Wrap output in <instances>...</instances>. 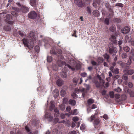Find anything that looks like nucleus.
Returning a JSON list of instances; mask_svg holds the SVG:
<instances>
[{"label":"nucleus","mask_w":134,"mask_h":134,"mask_svg":"<svg viewBox=\"0 0 134 134\" xmlns=\"http://www.w3.org/2000/svg\"><path fill=\"white\" fill-rule=\"evenodd\" d=\"M58 133V130L56 129H53L52 132V133L53 134H57Z\"/></svg>","instance_id":"43"},{"label":"nucleus","mask_w":134,"mask_h":134,"mask_svg":"<svg viewBox=\"0 0 134 134\" xmlns=\"http://www.w3.org/2000/svg\"><path fill=\"white\" fill-rule=\"evenodd\" d=\"M109 52L111 54H113L112 56L116 55V53L117 52L118 50L117 48L114 47L112 43H110L109 45Z\"/></svg>","instance_id":"3"},{"label":"nucleus","mask_w":134,"mask_h":134,"mask_svg":"<svg viewBox=\"0 0 134 134\" xmlns=\"http://www.w3.org/2000/svg\"><path fill=\"white\" fill-rule=\"evenodd\" d=\"M106 92L107 91L105 90H103L101 92V93L102 95L105 96V97L106 96V95L108 96V94L106 93Z\"/></svg>","instance_id":"32"},{"label":"nucleus","mask_w":134,"mask_h":134,"mask_svg":"<svg viewBox=\"0 0 134 134\" xmlns=\"http://www.w3.org/2000/svg\"><path fill=\"white\" fill-rule=\"evenodd\" d=\"M56 83L58 86H61L63 83V81L60 79H58Z\"/></svg>","instance_id":"14"},{"label":"nucleus","mask_w":134,"mask_h":134,"mask_svg":"<svg viewBox=\"0 0 134 134\" xmlns=\"http://www.w3.org/2000/svg\"><path fill=\"white\" fill-rule=\"evenodd\" d=\"M126 74H124L123 75L122 79H123L126 80L128 79V77Z\"/></svg>","instance_id":"29"},{"label":"nucleus","mask_w":134,"mask_h":134,"mask_svg":"<svg viewBox=\"0 0 134 134\" xmlns=\"http://www.w3.org/2000/svg\"><path fill=\"white\" fill-rule=\"evenodd\" d=\"M74 3L79 7H82V4L81 0H74Z\"/></svg>","instance_id":"10"},{"label":"nucleus","mask_w":134,"mask_h":134,"mask_svg":"<svg viewBox=\"0 0 134 134\" xmlns=\"http://www.w3.org/2000/svg\"><path fill=\"white\" fill-rule=\"evenodd\" d=\"M71 96L73 97V98H77V95L75 93H72L71 94Z\"/></svg>","instance_id":"51"},{"label":"nucleus","mask_w":134,"mask_h":134,"mask_svg":"<svg viewBox=\"0 0 134 134\" xmlns=\"http://www.w3.org/2000/svg\"><path fill=\"white\" fill-rule=\"evenodd\" d=\"M79 112L77 109H75L73 111L71 110L69 113V114L71 115H77Z\"/></svg>","instance_id":"8"},{"label":"nucleus","mask_w":134,"mask_h":134,"mask_svg":"<svg viewBox=\"0 0 134 134\" xmlns=\"http://www.w3.org/2000/svg\"><path fill=\"white\" fill-rule=\"evenodd\" d=\"M92 5L93 6L96 8L97 7L96 4L94 2L93 3Z\"/></svg>","instance_id":"59"},{"label":"nucleus","mask_w":134,"mask_h":134,"mask_svg":"<svg viewBox=\"0 0 134 134\" xmlns=\"http://www.w3.org/2000/svg\"><path fill=\"white\" fill-rule=\"evenodd\" d=\"M93 15L97 17L99 16L100 13L97 10H94L93 12Z\"/></svg>","instance_id":"15"},{"label":"nucleus","mask_w":134,"mask_h":134,"mask_svg":"<svg viewBox=\"0 0 134 134\" xmlns=\"http://www.w3.org/2000/svg\"><path fill=\"white\" fill-rule=\"evenodd\" d=\"M71 109V108L69 106H68L66 108V110L67 111L69 112L70 111Z\"/></svg>","instance_id":"58"},{"label":"nucleus","mask_w":134,"mask_h":134,"mask_svg":"<svg viewBox=\"0 0 134 134\" xmlns=\"http://www.w3.org/2000/svg\"><path fill=\"white\" fill-rule=\"evenodd\" d=\"M105 23L107 24L108 25L109 22V19L108 18H106L105 20Z\"/></svg>","instance_id":"45"},{"label":"nucleus","mask_w":134,"mask_h":134,"mask_svg":"<svg viewBox=\"0 0 134 134\" xmlns=\"http://www.w3.org/2000/svg\"><path fill=\"white\" fill-rule=\"evenodd\" d=\"M116 6H119L120 7H123V4L120 3H116L115 5Z\"/></svg>","instance_id":"42"},{"label":"nucleus","mask_w":134,"mask_h":134,"mask_svg":"<svg viewBox=\"0 0 134 134\" xmlns=\"http://www.w3.org/2000/svg\"><path fill=\"white\" fill-rule=\"evenodd\" d=\"M79 80V78L77 77H75L73 79V82L74 83H76Z\"/></svg>","instance_id":"41"},{"label":"nucleus","mask_w":134,"mask_h":134,"mask_svg":"<svg viewBox=\"0 0 134 134\" xmlns=\"http://www.w3.org/2000/svg\"><path fill=\"white\" fill-rule=\"evenodd\" d=\"M84 85L86 87L87 90H88L90 88V86L88 85H87L85 83L84 84Z\"/></svg>","instance_id":"49"},{"label":"nucleus","mask_w":134,"mask_h":134,"mask_svg":"<svg viewBox=\"0 0 134 134\" xmlns=\"http://www.w3.org/2000/svg\"><path fill=\"white\" fill-rule=\"evenodd\" d=\"M80 129L81 130H83L85 129V125L82 124L81 125L80 127Z\"/></svg>","instance_id":"44"},{"label":"nucleus","mask_w":134,"mask_h":134,"mask_svg":"<svg viewBox=\"0 0 134 134\" xmlns=\"http://www.w3.org/2000/svg\"><path fill=\"white\" fill-rule=\"evenodd\" d=\"M130 93L131 97H134V91H131Z\"/></svg>","instance_id":"52"},{"label":"nucleus","mask_w":134,"mask_h":134,"mask_svg":"<svg viewBox=\"0 0 134 134\" xmlns=\"http://www.w3.org/2000/svg\"><path fill=\"white\" fill-rule=\"evenodd\" d=\"M96 113L94 115H92L90 118H88V120L90 122H92L93 121V124L95 127L98 125L100 122L99 119L97 116L98 111L97 110H96Z\"/></svg>","instance_id":"2"},{"label":"nucleus","mask_w":134,"mask_h":134,"mask_svg":"<svg viewBox=\"0 0 134 134\" xmlns=\"http://www.w3.org/2000/svg\"><path fill=\"white\" fill-rule=\"evenodd\" d=\"M20 9L24 13H27L29 11V8L25 5H22Z\"/></svg>","instance_id":"6"},{"label":"nucleus","mask_w":134,"mask_h":134,"mask_svg":"<svg viewBox=\"0 0 134 134\" xmlns=\"http://www.w3.org/2000/svg\"><path fill=\"white\" fill-rule=\"evenodd\" d=\"M27 40L25 39L23 40V42L24 44L26 46H28V44L30 43L29 42H31L30 44L32 45L34 43L33 41L35 40V33L33 32H31L29 34V36L27 37Z\"/></svg>","instance_id":"1"},{"label":"nucleus","mask_w":134,"mask_h":134,"mask_svg":"<svg viewBox=\"0 0 134 134\" xmlns=\"http://www.w3.org/2000/svg\"><path fill=\"white\" fill-rule=\"evenodd\" d=\"M30 4L32 6H35L36 4V0H30Z\"/></svg>","instance_id":"19"},{"label":"nucleus","mask_w":134,"mask_h":134,"mask_svg":"<svg viewBox=\"0 0 134 134\" xmlns=\"http://www.w3.org/2000/svg\"><path fill=\"white\" fill-rule=\"evenodd\" d=\"M57 53L58 54H61L62 53V51L61 49H58L57 51Z\"/></svg>","instance_id":"62"},{"label":"nucleus","mask_w":134,"mask_h":134,"mask_svg":"<svg viewBox=\"0 0 134 134\" xmlns=\"http://www.w3.org/2000/svg\"><path fill=\"white\" fill-rule=\"evenodd\" d=\"M60 117L62 119L65 118V115L64 114L62 113L60 115Z\"/></svg>","instance_id":"55"},{"label":"nucleus","mask_w":134,"mask_h":134,"mask_svg":"<svg viewBox=\"0 0 134 134\" xmlns=\"http://www.w3.org/2000/svg\"><path fill=\"white\" fill-rule=\"evenodd\" d=\"M72 120L74 122H76L79 120V118L77 116H75L73 117Z\"/></svg>","instance_id":"30"},{"label":"nucleus","mask_w":134,"mask_h":134,"mask_svg":"<svg viewBox=\"0 0 134 134\" xmlns=\"http://www.w3.org/2000/svg\"><path fill=\"white\" fill-rule=\"evenodd\" d=\"M54 111L55 113L57 114L56 116H59V112L57 108L55 109L54 110Z\"/></svg>","instance_id":"39"},{"label":"nucleus","mask_w":134,"mask_h":134,"mask_svg":"<svg viewBox=\"0 0 134 134\" xmlns=\"http://www.w3.org/2000/svg\"><path fill=\"white\" fill-rule=\"evenodd\" d=\"M65 66H67L70 69H71L72 71H74L75 70V68H74L72 67L71 66L68 64L66 63L65 64Z\"/></svg>","instance_id":"31"},{"label":"nucleus","mask_w":134,"mask_h":134,"mask_svg":"<svg viewBox=\"0 0 134 134\" xmlns=\"http://www.w3.org/2000/svg\"><path fill=\"white\" fill-rule=\"evenodd\" d=\"M127 98L125 94H123L121 96V99L122 100H125Z\"/></svg>","instance_id":"40"},{"label":"nucleus","mask_w":134,"mask_h":134,"mask_svg":"<svg viewBox=\"0 0 134 134\" xmlns=\"http://www.w3.org/2000/svg\"><path fill=\"white\" fill-rule=\"evenodd\" d=\"M85 89L84 88H80L79 89V91L81 92H84Z\"/></svg>","instance_id":"57"},{"label":"nucleus","mask_w":134,"mask_h":134,"mask_svg":"<svg viewBox=\"0 0 134 134\" xmlns=\"http://www.w3.org/2000/svg\"><path fill=\"white\" fill-rule=\"evenodd\" d=\"M6 19H5V21L8 23H9L10 21L9 20L10 19V16L9 14H7L6 15Z\"/></svg>","instance_id":"17"},{"label":"nucleus","mask_w":134,"mask_h":134,"mask_svg":"<svg viewBox=\"0 0 134 134\" xmlns=\"http://www.w3.org/2000/svg\"><path fill=\"white\" fill-rule=\"evenodd\" d=\"M91 63L93 65H97V63L93 60L91 61Z\"/></svg>","instance_id":"54"},{"label":"nucleus","mask_w":134,"mask_h":134,"mask_svg":"<svg viewBox=\"0 0 134 134\" xmlns=\"http://www.w3.org/2000/svg\"><path fill=\"white\" fill-rule=\"evenodd\" d=\"M132 59V58L131 57H129V60L127 62L126 64L128 65H130L132 62L131 59Z\"/></svg>","instance_id":"26"},{"label":"nucleus","mask_w":134,"mask_h":134,"mask_svg":"<svg viewBox=\"0 0 134 134\" xmlns=\"http://www.w3.org/2000/svg\"><path fill=\"white\" fill-rule=\"evenodd\" d=\"M50 52L51 54H56V53L53 50H51L50 51Z\"/></svg>","instance_id":"64"},{"label":"nucleus","mask_w":134,"mask_h":134,"mask_svg":"<svg viewBox=\"0 0 134 134\" xmlns=\"http://www.w3.org/2000/svg\"><path fill=\"white\" fill-rule=\"evenodd\" d=\"M50 106L49 107V109L51 111H52L53 110L54 107H55V105L54 104V102L53 101H51L50 102Z\"/></svg>","instance_id":"18"},{"label":"nucleus","mask_w":134,"mask_h":134,"mask_svg":"<svg viewBox=\"0 0 134 134\" xmlns=\"http://www.w3.org/2000/svg\"><path fill=\"white\" fill-rule=\"evenodd\" d=\"M130 30L129 28L127 27H126L124 29L121 30V32L124 34H127L130 31Z\"/></svg>","instance_id":"9"},{"label":"nucleus","mask_w":134,"mask_h":134,"mask_svg":"<svg viewBox=\"0 0 134 134\" xmlns=\"http://www.w3.org/2000/svg\"><path fill=\"white\" fill-rule=\"evenodd\" d=\"M87 10L88 12V13L90 14L91 13V9L89 7H88L87 8Z\"/></svg>","instance_id":"60"},{"label":"nucleus","mask_w":134,"mask_h":134,"mask_svg":"<svg viewBox=\"0 0 134 134\" xmlns=\"http://www.w3.org/2000/svg\"><path fill=\"white\" fill-rule=\"evenodd\" d=\"M103 118L105 119H107L108 118V116L107 115L104 114L103 116Z\"/></svg>","instance_id":"63"},{"label":"nucleus","mask_w":134,"mask_h":134,"mask_svg":"<svg viewBox=\"0 0 134 134\" xmlns=\"http://www.w3.org/2000/svg\"><path fill=\"white\" fill-rule=\"evenodd\" d=\"M94 102V100L91 98L88 99L87 101V103L88 104H90L93 103Z\"/></svg>","instance_id":"27"},{"label":"nucleus","mask_w":134,"mask_h":134,"mask_svg":"<svg viewBox=\"0 0 134 134\" xmlns=\"http://www.w3.org/2000/svg\"><path fill=\"white\" fill-rule=\"evenodd\" d=\"M81 76L83 77H85L87 75V74L86 72H83L81 73Z\"/></svg>","instance_id":"46"},{"label":"nucleus","mask_w":134,"mask_h":134,"mask_svg":"<svg viewBox=\"0 0 134 134\" xmlns=\"http://www.w3.org/2000/svg\"><path fill=\"white\" fill-rule=\"evenodd\" d=\"M60 109L61 110L63 111L65 109V106L64 104H61L59 107Z\"/></svg>","instance_id":"33"},{"label":"nucleus","mask_w":134,"mask_h":134,"mask_svg":"<svg viewBox=\"0 0 134 134\" xmlns=\"http://www.w3.org/2000/svg\"><path fill=\"white\" fill-rule=\"evenodd\" d=\"M66 92L65 91L63 90H62L60 92V94L62 97H64L66 94Z\"/></svg>","instance_id":"24"},{"label":"nucleus","mask_w":134,"mask_h":134,"mask_svg":"<svg viewBox=\"0 0 134 134\" xmlns=\"http://www.w3.org/2000/svg\"><path fill=\"white\" fill-rule=\"evenodd\" d=\"M115 27L114 25H112L109 28L110 30L112 32H114L115 30Z\"/></svg>","instance_id":"23"},{"label":"nucleus","mask_w":134,"mask_h":134,"mask_svg":"<svg viewBox=\"0 0 134 134\" xmlns=\"http://www.w3.org/2000/svg\"><path fill=\"white\" fill-rule=\"evenodd\" d=\"M109 94L111 98H113L114 97V92H110Z\"/></svg>","instance_id":"38"},{"label":"nucleus","mask_w":134,"mask_h":134,"mask_svg":"<svg viewBox=\"0 0 134 134\" xmlns=\"http://www.w3.org/2000/svg\"><path fill=\"white\" fill-rule=\"evenodd\" d=\"M103 57L104 58L107 59V62H109V59L110 58V56L109 55L105 53L103 55Z\"/></svg>","instance_id":"22"},{"label":"nucleus","mask_w":134,"mask_h":134,"mask_svg":"<svg viewBox=\"0 0 134 134\" xmlns=\"http://www.w3.org/2000/svg\"><path fill=\"white\" fill-rule=\"evenodd\" d=\"M51 115H50L49 113H47L46 114L45 117L46 118H48Z\"/></svg>","instance_id":"48"},{"label":"nucleus","mask_w":134,"mask_h":134,"mask_svg":"<svg viewBox=\"0 0 134 134\" xmlns=\"http://www.w3.org/2000/svg\"><path fill=\"white\" fill-rule=\"evenodd\" d=\"M37 16V14L36 12L33 11L29 12L28 14V17L31 19H34Z\"/></svg>","instance_id":"4"},{"label":"nucleus","mask_w":134,"mask_h":134,"mask_svg":"<svg viewBox=\"0 0 134 134\" xmlns=\"http://www.w3.org/2000/svg\"><path fill=\"white\" fill-rule=\"evenodd\" d=\"M123 72L124 74H126L127 75H131L133 73L134 71L132 70H127L124 69L123 71Z\"/></svg>","instance_id":"5"},{"label":"nucleus","mask_w":134,"mask_h":134,"mask_svg":"<svg viewBox=\"0 0 134 134\" xmlns=\"http://www.w3.org/2000/svg\"><path fill=\"white\" fill-rule=\"evenodd\" d=\"M76 122H73L72 123L71 127H74L75 126Z\"/></svg>","instance_id":"61"},{"label":"nucleus","mask_w":134,"mask_h":134,"mask_svg":"<svg viewBox=\"0 0 134 134\" xmlns=\"http://www.w3.org/2000/svg\"><path fill=\"white\" fill-rule=\"evenodd\" d=\"M110 70L111 71L115 74H118L119 73V69L117 68H114V66H111L110 67Z\"/></svg>","instance_id":"7"},{"label":"nucleus","mask_w":134,"mask_h":134,"mask_svg":"<svg viewBox=\"0 0 134 134\" xmlns=\"http://www.w3.org/2000/svg\"><path fill=\"white\" fill-rule=\"evenodd\" d=\"M69 104L71 105L72 106H74L76 104V101L73 100H70L69 102Z\"/></svg>","instance_id":"21"},{"label":"nucleus","mask_w":134,"mask_h":134,"mask_svg":"<svg viewBox=\"0 0 134 134\" xmlns=\"http://www.w3.org/2000/svg\"><path fill=\"white\" fill-rule=\"evenodd\" d=\"M60 75L63 78H66L67 77L66 72H64L63 71L62 72L60 73Z\"/></svg>","instance_id":"20"},{"label":"nucleus","mask_w":134,"mask_h":134,"mask_svg":"<svg viewBox=\"0 0 134 134\" xmlns=\"http://www.w3.org/2000/svg\"><path fill=\"white\" fill-rule=\"evenodd\" d=\"M66 63L60 60H58L57 62V64L59 67H61L63 65H65Z\"/></svg>","instance_id":"11"},{"label":"nucleus","mask_w":134,"mask_h":134,"mask_svg":"<svg viewBox=\"0 0 134 134\" xmlns=\"http://www.w3.org/2000/svg\"><path fill=\"white\" fill-rule=\"evenodd\" d=\"M121 56L123 58H126L127 57V54L124 53L122 54Z\"/></svg>","instance_id":"36"},{"label":"nucleus","mask_w":134,"mask_h":134,"mask_svg":"<svg viewBox=\"0 0 134 134\" xmlns=\"http://www.w3.org/2000/svg\"><path fill=\"white\" fill-rule=\"evenodd\" d=\"M109 40L111 42L114 44L116 43V37L114 36H111V37L110 38Z\"/></svg>","instance_id":"13"},{"label":"nucleus","mask_w":134,"mask_h":134,"mask_svg":"<svg viewBox=\"0 0 134 134\" xmlns=\"http://www.w3.org/2000/svg\"><path fill=\"white\" fill-rule=\"evenodd\" d=\"M123 49L126 52H128L129 51L130 49L128 47L125 46L123 48Z\"/></svg>","instance_id":"28"},{"label":"nucleus","mask_w":134,"mask_h":134,"mask_svg":"<svg viewBox=\"0 0 134 134\" xmlns=\"http://www.w3.org/2000/svg\"><path fill=\"white\" fill-rule=\"evenodd\" d=\"M105 6L106 8H108L109 7L111 6L109 3L108 2L105 3Z\"/></svg>","instance_id":"47"},{"label":"nucleus","mask_w":134,"mask_h":134,"mask_svg":"<svg viewBox=\"0 0 134 134\" xmlns=\"http://www.w3.org/2000/svg\"><path fill=\"white\" fill-rule=\"evenodd\" d=\"M114 90L116 92H120L121 91V89L119 87H118L117 88L114 89Z\"/></svg>","instance_id":"34"},{"label":"nucleus","mask_w":134,"mask_h":134,"mask_svg":"<svg viewBox=\"0 0 134 134\" xmlns=\"http://www.w3.org/2000/svg\"><path fill=\"white\" fill-rule=\"evenodd\" d=\"M114 97L116 99H119L120 97V96L119 94H115Z\"/></svg>","instance_id":"50"},{"label":"nucleus","mask_w":134,"mask_h":134,"mask_svg":"<svg viewBox=\"0 0 134 134\" xmlns=\"http://www.w3.org/2000/svg\"><path fill=\"white\" fill-rule=\"evenodd\" d=\"M47 62H51L52 60V58L51 56H48L47 58Z\"/></svg>","instance_id":"37"},{"label":"nucleus","mask_w":134,"mask_h":134,"mask_svg":"<svg viewBox=\"0 0 134 134\" xmlns=\"http://www.w3.org/2000/svg\"><path fill=\"white\" fill-rule=\"evenodd\" d=\"M109 12L113 14L114 13L113 8L111 7V6L109 7L108 8Z\"/></svg>","instance_id":"35"},{"label":"nucleus","mask_w":134,"mask_h":134,"mask_svg":"<svg viewBox=\"0 0 134 134\" xmlns=\"http://www.w3.org/2000/svg\"><path fill=\"white\" fill-rule=\"evenodd\" d=\"M128 86L130 88H131L133 86V84L132 82H129L128 83Z\"/></svg>","instance_id":"53"},{"label":"nucleus","mask_w":134,"mask_h":134,"mask_svg":"<svg viewBox=\"0 0 134 134\" xmlns=\"http://www.w3.org/2000/svg\"><path fill=\"white\" fill-rule=\"evenodd\" d=\"M125 39L127 42L129 43L131 41V36H126L125 37Z\"/></svg>","instance_id":"16"},{"label":"nucleus","mask_w":134,"mask_h":134,"mask_svg":"<svg viewBox=\"0 0 134 134\" xmlns=\"http://www.w3.org/2000/svg\"><path fill=\"white\" fill-rule=\"evenodd\" d=\"M97 61L99 63H101L104 61V59L102 57H99L97 59Z\"/></svg>","instance_id":"25"},{"label":"nucleus","mask_w":134,"mask_h":134,"mask_svg":"<svg viewBox=\"0 0 134 134\" xmlns=\"http://www.w3.org/2000/svg\"><path fill=\"white\" fill-rule=\"evenodd\" d=\"M59 119L58 118H57L54 120V122L55 123H56L59 121Z\"/></svg>","instance_id":"56"},{"label":"nucleus","mask_w":134,"mask_h":134,"mask_svg":"<svg viewBox=\"0 0 134 134\" xmlns=\"http://www.w3.org/2000/svg\"><path fill=\"white\" fill-rule=\"evenodd\" d=\"M53 94L55 98L57 97L59 95V93L58 90L55 89L53 92Z\"/></svg>","instance_id":"12"}]
</instances>
